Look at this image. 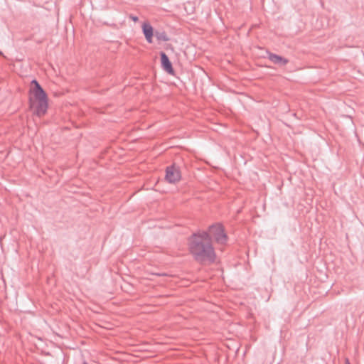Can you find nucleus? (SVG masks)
<instances>
[{
    "label": "nucleus",
    "mask_w": 364,
    "mask_h": 364,
    "mask_svg": "<svg viewBox=\"0 0 364 364\" xmlns=\"http://www.w3.org/2000/svg\"><path fill=\"white\" fill-rule=\"evenodd\" d=\"M268 59L275 65H278L279 66H284L289 63V60L279 55L268 53Z\"/></svg>",
    "instance_id": "obj_7"
},
{
    "label": "nucleus",
    "mask_w": 364,
    "mask_h": 364,
    "mask_svg": "<svg viewBox=\"0 0 364 364\" xmlns=\"http://www.w3.org/2000/svg\"><path fill=\"white\" fill-rule=\"evenodd\" d=\"M0 55H2V53H1V50H0Z\"/></svg>",
    "instance_id": "obj_12"
},
{
    "label": "nucleus",
    "mask_w": 364,
    "mask_h": 364,
    "mask_svg": "<svg viewBox=\"0 0 364 364\" xmlns=\"http://www.w3.org/2000/svg\"><path fill=\"white\" fill-rule=\"evenodd\" d=\"M345 364H350V363L348 358L346 359Z\"/></svg>",
    "instance_id": "obj_10"
},
{
    "label": "nucleus",
    "mask_w": 364,
    "mask_h": 364,
    "mask_svg": "<svg viewBox=\"0 0 364 364\" xmlns=\"http://www.w3.org/2000/svg\"><path fill=\"white\" fill-rule=\"evenodd\" d=\"M154 36L159 41L167 42L170 41L169 36L164 31H155Z\"/></svg>",
    "instance_id": "obj_8"
},
{
    "label": "nucleus",
    "mask_w": 364,
    "mask_h": 364,
    "mask_svg": "<svg viewBox=\"0 0 364 364\" xmlns=\"http://www.w3.org/2000/svg\"><path fill=\"white\" fill-rule=\"evenodd\" d=\"M166 180L170 183H176L181 178V173L179 166L173 164L166 168Z\"/></svg>",
    "instance_id": "obj_4"
},
{
    "label": "nucleus",
    "mask_w": 364,
    "mask_h": 364,
    "mask_svg": "<svg viewBox=\"0 0 364 364\" xmlns=\"http://www.w3.org/2000/svg\"><path fill=\"white\" fill-rule=\"evenodd\" d=\"M160 58H161V68L164 70H165L167 73L170 75L174 74V69L172 66V63L170 61L168 55L164 52L160 53Z\"/></svg>",
    "instance_id": "obj_5"
},
{
    "label": "nucleus",
    "mask_w": 364,
    "mask_h": 364,
    "mask_svg": "<svg viewBox=\"0 0 364 364\" xmlns=\"http://www.w3.org/2000/svg\"><path fill=\"white\" fill-rule=\"evenodd\" d=\"M142 32L148 43L153 42V36H154V28L149 23H144L142 25Z\"/></svg>",
    "instance_id": "obj_6"
},
{
    "label": "nucleus",
    "mask_w": 364,
    "mask_h": 364,
    "mask_svg": "<svg viewBox=\"0 0 364 364\" xmlns=\"http://www.w3.org/2000/svg\"><path fill=\"white\" fill-rule=\"evenodd\" d=\"M31 85H33L31 91L35 100H36V105L34 113L38 117H41L43 116L47 112L48 107V96L46 92L44 91V90L36 80H33L31 81Z\"/></svg>",
    "instance_id": "obj_2"
},
{
    "label": "nucleus",
    "mask_w": 364,
    "mask_h": 364,
    "mask_svg": "<svg viewBox=\"0 0 364 364\" xmlns=\"http://www.w3.org/2000/svg\"><path fill=\"white\" fill-rule=\"evenodd\" d=\"M30 103H31V106H33V105H34L33 102H32V99H31V98L30 99Z\"/></svg>",
    "instance_id": "obj_11"
},
{
    "label": "nucleus",
    "mask_w": 364,
    "mask_h": 364,
    "mask_svg": "<svg viewBox=\"0 0 364 364\" xmlns=\"http://www.w3.org/2000/svg\"><path fill=\"white\" fill-rule=\"evenodd\" d=\"M129 18L132 19L134 22H137L139 21V18L136 16H134L132 14L129 15Z\"/></svg>",
    "instance_id": "obj_9"
},
{
    "label": "nucleus",
    "mask_w": 364,
    "mask_h": 364,
    "mask_svg": "<svg viewBox=\"0 0 364 364\" xmlns=\"http://www.w3.org/2000/svg\"><path fill=\"white\" fill-rule=\"evenodd\" d=\"M210 236L213 237L215 240L221 245H224L228 241V235L225 232L223 226L220 223H216L209 227Z\"/></svg>",
    "instance_id": "obj_3"
},
{
    "label": "nucleus",
    "mask_w": 364,
    "mask_h": 364,
    "mask_svg": "<svg viewBox=\"0 0 364 364\" xmlns=\"http://www.w3.org/2000/svg\"><path fill=\"white\" fill-rule=\"evenodd\" d=\"M83 364H87L86 362H84Z\"/></svg>",
    "instance_id": "obj_13"
},
{
    "label": "nucleus",
    "mask_w": 364,
    "mask_h": 364,
    "mask_svg": "<svg viewBox=\"0 0 364 364\" xmlns=\"http://www.w3.org/2000/svg\"><path fill=\"white\" fill-rule=\"evenodd\" d=\"M212 239L206 231L193 233L189 239V250L194 259L199 263H213L216 255Z\"/></svg>",
    "instance_id": "obj_1"
}]
</instances>
